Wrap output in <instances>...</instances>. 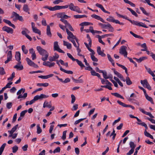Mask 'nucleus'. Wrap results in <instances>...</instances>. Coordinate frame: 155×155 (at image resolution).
<instances>
[{
	"label": "nucleus",
	"mask_w": 155,
	"mask_h": 155,
	"mask_svg": "<svg viewBox=\"0 0 155 155\" xmlns=\"http://www.w3.org/2000/svg\"><path fill=\"white\" fill-rule=\"evenodd\" d=\"M69 7L70 10L77 12L78 13H81L82 12L80 8L77 6H75L73 3H71L69 5Z\"/></svg>",
	"instance_id": "1"
},
{
	"label": "nucleus",
	"mask_w": 155,
	"mask_h": 155,
	"mask_svg": "<svg viewBox=\"0 0 155 155\" xmlns=\"http://www.w3.org/2000/svg\"><path fill=\"white\" fill-rule=\"evenodd\" d=\"M127 47L126 46L123 45L121 46L119 50V53L122 55H123L125 57H127V52L126 51Z\"/></svg>",
	"instance_id": "2"
},
{
	"label": "nucleus",
	"mask_w": 155,
	"mask_h": 155,
	"mask_svg": "<svg viewBox=\"0 0 155 155\" xmlns=\"http://www.w3.org/2000/svg\"><path fill=\"white\" fill-rule=\"evenodd\" d=\"M36 49L39 54L42 56L48 54L46 50L41 48L40 46H37Z\"/></svg>",
	"instance_id": "3"
},
{
	"label": "nucleus",
	"mask_w": 155,
	"mask_h": 155,
	"mask_svg": "<svg viewBox=\"0 0 155 155\" xmlns=\"http://www.w3.org/2000/svg\"><path fill=\"white\" fill-rule=\"evenodd\" d=\"M54 51H57L59 52L64 53V52L60 49L58 44V42L56 41L54 42Z\"/></svg>",
	"instance_id": "4"
},
{
	"label": "nucleus",
	"mask_w": 155,
	"mask_h": 155,
	"mask_svg": "<svg viewBox=\"0 0 155 155\" xmlns=\"http://www.w3.org/2000/svg\"><path fill=\"white\" fill-rule=\"evenodd\" d=\"M26 60L27 61L28 64L30 66H32L36 68H38V66L37 64H36L33 61L30 59L28 58H26Z\"/></svg>",
	"instance_id": "5"
},
{
	"label": "nucleus",
	"mask_w": 155,
	"mask_h": 155,
	"mask_svg": "<svg viewBox=\"0 0 155 155\" xmlns=\"http://www.w3.org/2000/svg\"><path fill=\"white\" fill-rule=\"evenodd\" d=\"M59 57V55L58 54L55 53L52 56H49L48 59L50 61L52 62L56 61V60L58 59Z\"/></svg>",
	"instance_id": "6"
},
{
	"label": "nucleus",
	"mask_w": 155,
	"mask_h": 155,
	"mask_svg": "<svg viewBox=\"0 0 155 155\" xmlns=\"http://www.w3.org/2000/svg\"><path fill=\"white\" fill-rule=\"evenodd\" d=\"M66 30L67 34L68 35L67 38L68 40H70V38L72 39L75 38L76 36L74 35L67 28H66Z\"/></svg>",
	"instance_id": "7"
},
{
	"label": "nucleus",
	"mask_w": 155,
	"mask_h": 155,
	"mask_svg": "<svg viewBox=\"0 0 155 155\" xmlns=\"http://www.w3.org/2000/svg\"><path fill=\"white\" fill-rule=\"evenodd\" d=\"M2 29L3 31L7 32L8 33L12 34L13 32V30L12 28L6 26L3 27Z\"/></svg>",
	"instance_id": "8"
},
{
	"label": "nucleus",
	"mask_w": 155,
	"mask_h": 155,
	"mask_svg": "<svg viewBox=\"0 0 155 155\" xmlns=\"http://www.w3.org/2000/svg\"><path fill=\"white\" fill-rule=\"evenodd\" d=\"M12 52L11 51H8L7 56V60L5 62V64L8 63L9 61L12 60Z\"/></svg>",
	"instance_id": "9"
},
{
	"label": "nucleus",
	"mask_w": 155,
	"mask_h": 155,
	"mask_svg": "<svg viewBox=\"0 0 155 155\" xmlns=\"http://www.w3.org/2000/svg\"><path fill=\"white\" fill-rule=\"evenodd\" d=\"M12 15L15 17L16 19L18 20L21 21H24L23 18L22 16H20L19 14L15 12H12Z\"/></svg>",
	"instance_id": "10"
},
{
	"label": "nucleus",
	"mask_w": 155,
	"mask_h": 155,
	"mask_svg": "<svg viewBox=\"0 0 155 155\" xmlns=\"http://www.w3.org/2000/svg\"><path fill=\"white\" fill-rule=\"evenodd\" d=\"M43 64L44 66H47L49 67L50 68H51L54 67L55 64V63L54 62H51L50 61H47L46 62H43Z\"/></svg>",
	"instance_id": "11"
},
{
	"label": "nucleus",
	"mask_w": 155,
	"mask_h": 155,
	"mask_svg": "<svg viewBox=\"0 0 155 155\" xmlns=\"http://www.w3.org/2000/svg\"><path fill=\"white\" fill-rule=\"evenodd\" d=\"M91 17L92 18H94L97 20L100 21L103 23H106L103 19L98 15L95 14H93L91 15Z\"/></svg>",
	"instance_id": "12"
},
{
	"label": "nucleus",
	"mask_w": 155,
	"mask_h": 155,
	"mask_svg": "<svg viewBox=\"0 0 155 155\" xmlns=\"http://www.w3.org/2000/svg\"><path fill=\"white\" fill-rule=\"evenodd\" d=\"M97 52L98 55H101L102 57H104L106 56V54L103 52L101 51V48L100 46L97 47Z\"/></svg>",
	"instance_id": "13"
},
{
	"label": "nucleus",
	"mask_w": 155,
	"mask_h": 155,
	"mask_svg": "<svg viewBox=\"0 0 155 155\" xmlns=\"http://www.w3.org/2000/svg\"><path fill=\"white\" fill-rule=\"evenodd\" d=\"M147 58L146 57H142L140 58L139 59H137L136 58H134L133 59L136 61L138 63H140L141 61L147 59Z\"/></svg>",
	"instance_id": "14"
},
{
	"label": "nucleus",
	"mask_w": 155,
	"mask_h": 155,
	"mask_svg": "<svg viewBox=\"0 0 155 155\" xmlns=\"http://www.w3.org/2000/svg\"><path fill=\"white\" fill-rule=\"evenodd\" d=\"M23 9L24 12L28 13L29 14H30V13L29 12L30 9L27 5L24 4L23 5Z\"/></svg>",
	"instance_id": "15"
},
{
	"label": "nucleus",
	"mask_w": 155,
	"mask_h": 155,
	"mask_svg": "<svg viewBox=\"0 0 155 155\" xmlns=\"http://www.w3.org/2000/svg\"><path fill=\"white\" fill-rule=\"evenodd\" d=\"M54 76V74H51L47 75H40L38 76V78L43 79H47L50 77H51Z\"/></svg>",
	"instance_id": "16"
},
{
	"label": "nucleus",
	"mask_w": 155,
	"mask_h": 155,
	"mask_svg": "<svg viewBox=\"0 0 155 155\" xmlns=\"http://www.w3.org/2000/svg\"><path fill=\"white\" fill-rule=\"evenodd\" d=\"M3 21L4 22L8 24L10 26L12 27L13 28H15V25L13 24H12L11 21L9 20L5 19H4Z\"/></svg>",
	"instance_id": "17"
},
{
	"label": "nucleus",
	"mask_w": 155,
	"mask_h": 155,
	"mask_svg": "<svg viewBox=\"0 0 155 155\" xmlns=\"http://www.w3.org/2000/svg\"><path fill=\"white\" fill-rule=\"evenodd\" d=\"M15 58L16 61H19L21 60V54L19 51L16 52Z\"/></svg>",
	"instance_id": "18"
},
{
	"label": "nucleus",
	"mask_w": 155,
	"mask_h": 155,
	"mask_svg": "<svg viewBox=\"0 0 155 155\" xmlns=\"http://www.w3.org/2000/svg\"><path fill=\"white\" fill-rule=\"evenodd\" d=\"M46 34L48 36L51 37L52 36L51 33V29L50 25H47L46 29Z\"/></svg>",
	"instance_id": "19"
},
{
	"label": "nucleus",
	"mask_w": 155,
	"mask_h": 155,
	"mask_svg": "<svg viewBox=\"0 0 155 155\" xmlns=\"http://www.w3.org/2000/svg\"><path fill=\"white\" fill-rule=\"evenodd\" d=\"M107 85H106L105 88H107L109 90H112V88L111 87L113 86L112 84L108 81H107V83H106Z\"/></svg>",
	"instance_id": "20"
},
{
	"label": "nucleus",
	"mask_w": 155,
	"mask_h": 155,
	"mask_svg": "<svg viewBox=\"0 0 155 155\" xmlns=\"http://www.w3.org/2000/svg\"><path fill=\"white\" fill-rule=\"evenodd\" d=\"M116 64L119 67H121V68H122V69H123L124 70H125V72L126 73L127 75H128V72H127V68L125 67L123 65H121L120 64H119V63H116Z\"/></svg>",
	"instance_id": "21"
},
{
	"label": "nucleus",
	"mask_w": 155,
	"mask_h": 155,
	"mask_svg": "<svg viewBox=\"0 0 155 155\" xmlns=\"http://www.w3.org/2000/svg\"><path fill=\"white\" fill-rule=\"evenodd\" d=\"M144 134L146 136L149 137L152 139H154L153 137L146 130H145L144 131Z\"/></svg>",
	"instance_id": "22"
},
{
	"label": "nucleus",
	"mask_w": 155,
	"mask_h": 155,
	"mask_svg": "<svg viewBox=\"0 0 155 155\" xmlns=\"http://www.w3.org/2000/svg\"><path fill=\"white\" fill-rule=\"evenodd\" d=\"M18 125L17 124L12 129V130H8V132H10L12 134H13V133L16 130H17V128L18 127Z\"/></svg>",
	"instance_id": "23"
},
{
	"label": "nucleus",
	"mask_w": 155,
	"mask_h": 155,
	"mask_svg": "<svg viewBox=\"0 0 155 155\" xmlns=\"http://www.w3.org/2000/svg\"><path fill=\"white\" fill-rule=\"evenodd\" d=\"M60 70L61 71L64 72L67 74H72L73 73V72L72 71H71L66 70L63 69V68H62V67H61V68H60Z\"/></svg>",
	"instance_id": "24"
},
{
	"label": "nucleus",
	"mask_w": 155,
	"mask_h": 155,
	"mask_svg": "<svg viewBox=\"0 0 155 155\" xmlns=\"http://www.w3.org/2000/svg\"><path fill=\"white\" fill-rule=\"evenodd\" d=\"M140 83L144 87L149 84L147 80L145 79L143 80H141L140 81Z\"/></svg>",
	"instance_id": "25"
},
{
	"label": "nucleus",
	"mask_w": 155,
	"mask_h": 155,
	"mask_svg": "<svg viewBox=\"0 0 155 155\" xmlns=\"http://www.w3.org/2000/svg\"><path fill=\"white\" fill-rule=\"evenodd\" d=\"M146 98L149 101H150L152 104H154V103L153 101L152 98L148 96L147 94L145 96Z\"/></svg>",
	"instance_id": "26"
},
{
	"label": "nucleus",
	"mask_w": 155,
	"mask_h": 155,
	"mask_svg": "<svg viewBox=\"0 0 155 155\" xmlns=\"http://www.w3.org/2000/svg\"><path fill=\"white\" fill-rule=\"evenodd\" d=\"M111 94L114 96L121 99H124L123 97L117 93H111Z\"/></svg>",
	"instance_id": "27"
},
{
	"label": "nucleus",
	"mask_w": 155,
	"mask_h": 155,
	"mask_svg": "<svg viewBox=\"0 0 155 155\" xmlns=\"http://www.w3.org/2000/svg\"><path fill=\"white\" fill-rule=\"evenodd\" d=\"M75 61H76L77 64L81 67V68H83L85 67V66L81 61H79L77 59H76Z\"/></svg>",
	"instance_id": "28"
},
{
	"label": "nucleus",
	"mask_w": 155,
	"mask_h": 155,
	"mask_svg": "<svg viewBox=\"0 0 155 155\" xmlns=\"http://www.w3.org/2000/svg\"><path fill=\"white\" fill-rule=\"evenodd\" d=\"M127 9L131 12V13L133 15H134L136 17H138V15L134 10H132L130 8L128 7L127 8Z\"/></svg>",
	"instance_id": "29"
},
{
	"label": "nucleus",
	"mask_w": 155,
	"mask_h": 155,
	"mask_svg": "<svg viewBox=\"0 0 155 155\" xmlns=\"http://www.w3.org/2000/svg\"><path fill=\"white\" fill-rule=\"evenodd\" d=\"M93 24V23L91 22H85L81 23L80 24V25H81V26H84L88 25H92Z\"/></svg>",
	"instance_id": "30"
},
{
	"label": "nucleus",
	"mask_w": 155,
	"mask_h": 155,
	"mask_svg": "<svg viewBox=\"0 0 155 155\" xmlns=\"http://www.w3.org/2000/svg\"><path fill=\"white\" fill-rule=\"evenodd\" d=\"M130 33L135 38H140V39H143V38L142 37H141L140 36L137 35H136V34H134L132 31H130Z\"/></svg>",
	"instance_id": "31"
},
{
	"label": "nucleus",
	"mask_w": 155,
	"mask_h": 155,
	"mask_svg": "<svg viewBox=\"0 0 155 155\" xmlns=\"http://www.w3.org/2000/svg\"><path fill=\"white\" fill-rule=\"evenodd\" d=\"M32 29L33 31L34 32L36 33H37L39 35H40L41 34V31L36 28L35 27Z\"/></svg>",
	"instance_id": "32"
},
{
	"label": "nucleus",
	"mask_w": 155,
	"mask_h": 155,
	"mask_svg": "<svg viewBox=\"0 0 155 155\" xmlns=\"http://www.w3.org/2000/svg\"><path fill=\"white\" fill-rule=\"evenodd\" d=\"M65 25L66 28L67 27L70 29V31H74V30L72 26L68 22Z\"/></svg>",
	"instance_id": "33"
},
{
	"label": "nucleus",
	"mask_w": 155,
	"mask_h": 155,
	"mask_svg": "<svg viewBox=\"0 0 155 155\" xmlns=\"http://www.w3.org/2000/svg\"><path fill=\"white\" fill-rule=\"evenodd\" d=\"M49 85V84L47 83H38L37 84V86H43L44 87H47Z\"/></svg>",
	"instance_id": "34"
},
{
	"label": "nucleus",
	"mask_w": 155,
	"mask_h": 155,
	"mask_svg": "<svg viewBox=\"0 0 155 155\" xmlns=\"http://www.w3.org/2000/svg\"><path fill=\"white\" fill-rule=\"evenodd\" d=\"M126 82L128 85H130L132 83V82L131 81L130 78L128 77L126 78Z\"/></svg>",
	"instance_id": "35"
},
{
	"label": "nucleus",
	"mask_w": 155,
	"mask_h": 155,
	"mask_svg": "<svg viewBox=\"0 0 155 155\" xmlns=\"http://www.w3.org/2000/svg\"><path fill=\"white\" fill-rule=\"evenodd\" d=\"M140 9L141 10V11L143 13L145 14V15L147 16H149V13L147 12L143 8V7H141L140 8Z\"/></svg>",
	"instance_id": "36"
},
{
	"label": "nucleus",
	"mask_w": 155,
	"mask_h": 155,
	"mask_svg": "<svg viewBox=\"0 0 155 155\" xmlns=\"http://www.w3.org/2000/svg\"><path fill=\"white\" fill-rule=\"evenodd\" d=\"M48 9L52 11L58 10V5H56L54 7H49Z\"/></svg>",
	"instance_id": "37"
},
{
	"label": "nucleus",
	"mask_w": 155,
	"mask_h": 155,
	"mask_svg": "<svg viewBox=\"0 0 155 155\" xmlns=\"http://www.w3.org/2000/svg\"><path fill=\"white\" fill-rule=\"evenodd\" d=\"M6 145V143H4L2 145V146L0 147V154H2Z\"/></svg>",
	"instance_id": "38"
},
{
	"label": "nucleus",
	"mask_w": 155,
	"mask_h": 155,
	"mask_svg": "<svg viewBox=\"0 0 155 155\" xmlns=\"http://www.w3.org/2000/svg\"><path fill=\"white\" fill-rule=\"evenodd\" d=\"M21 49L22 51L25 54H26L28 52V50L26 49L25 46L24 45H22L21 46Z\"/></svg>",
	"instance_id": "39"
},
{
	"label": "nucleus",
	"mask_w": 155,
	"mask_h": 155,
	"mask_svg": "<svg viewBox=\"0 0 155 155\" xmlns=\"http://www.w3.org/2000/svg\"><path fill=\"white\" fill-rule=\"evenodd\" d=\"M107 58H108V60L110 61L112 64L113 66L114 65V61L112 58L111 57L110 55L109 54H107Z\"/></svg>",
	"instance_id": "40"
},
{
	"label": "nucleus",
	"mask_w": 155,
	"mask_h": 155,
	"mask_svg": "<svg viewBox=\"0 0 155 155\" xmlns=\"http://www.w3.org/2000/svg\"><path fill=\"white\" fill-rule=\"evenodd\" d=\"M14 68L19 69L20 70H21L23 69V66L22 65H16L14 67Z\"/></svg>",
	"instance_id": "41"
},
{
	"label": "nucleus",
	"mask_w": 155,
	"mask_h": 155,
	"mask_svg": "<svg viewBox=\"0 0 155 155\" xmlns=\"http://www.w3.org/2000/svg\"><path fill=\"white\" fill-rule=\"evenodd\" d=\"M129 145L131 149H134L136 147V145L132 141H131L130 142Z\"/></svg>",
	"instance_id": "42"
},
{
	"label": "nucleus",
	"mask_w": 155,
	"mask_h": 155,
	"mask_svg": "<svg viewBox=\"0 0 155 155\" xmlns=\"http://www.w3.org/2000/svg\"><path fill=\"white\" fill-rule=\"evenodd\" d=\"M37 132L38 134H40L42 132V130L39 124H38L37 126Z\"/></svg>",
	"instance_id": "43"
},
{
	"label": "nucleus",
	"mask_w": 155,
	"mask_h": 155,
	"mask_svg": "<svg viewBox=\"0 0 155 155\" xmlns=\"http://www.w3.org/2000/svg\"><path fill=\"white\" fill-rule=\"evenodd\" d=\"M72 79L73 81L76 83H82L83 82V81L82 79L77 80L75 79L73 77L72 78Z\"/></svg>",
	"instance_id": "44"
},
{
	"label": "nucleus",
	"mask_w": 155,
	"mask_h": 155,
	"mask_svg": "<svg viewBox=\"0 0 155 155\" xmlns=\"http://www.w3.org/2000/svg\"><path fill=\"white\" fill-rule=\"evenodd\" d=\"M94 54H92L91 55V57L92 60L94 61L97 62L98 61V59L96 58L94 55Z\"/></svg>",
	"instance_id": "45"
},
{
	"label": "nucleus",
	"mask_w": 155,
	"mask_h": 155,
	"mask_svg": "<svg viewBox=\"0 0 155 155\" xmlns=\"http://www.w3.org/2000/svg\"><path fill=\"white\" fill-rule=\"evenodd\" d=\"M12 152L13 153H16L18 150V147L17 146L15 145L12 148Z\"/></svg>",
	"instance_id": "46"
},
{
	"label": "nucleus",
	"mask_w": 155,
	"mask_h": 155,
	"mask_svg": "<svg viewBox=\"0 0 155 155\" xmlns=\"http://www.w3.org/2000/svg\"><path fill=\"white\" fill-rule=\"evenodd\" d=\"M116 135V134L115 133V130L114 129H113V131L110 135V136H113L112 139L114 140L115 139Z\"/></svg>",
	"instance_id": "47"
},
{
	"label": "nucleus",
	"mask_w": 155,
	"mask_h": 155,
	"mask_svg": "<svg viewBox=\"0 0 155 155\" xmlns=\"http://www.w3.org/2000/svg\"><path fill=\"white\" fill-rule=\"evenodd\" d=\"M116 135V134L115 133V130L114 129H113V131L110 135V136H113L112 139L114 140L115 139Z\"/></svg>",
	"instance_id": "48"
},
{
	"label": "nucleus",
	"mask_w": 155,
	"mask_h": 155,
	"mask_svg": "<svg viewBox=\"0 0 155 155\" xmlns=\"http://www.w3.org/2000/svg\"><path fill=\"white\" fill-rule=\"evenodd\" d=\"M25 91V89L24 88H22L19 90L17 93V94L18 95L20 94L22 92L23 93H24Z\"/></svg>",
	"instance_id": "49"
},
{
	"label": "nucleus",
	"mask_w": 155,
	"mask_h": 155,
	"mask_svg": "<svg viewBox=\"0 0 155 155\" xmlns=\"http://www.w3.org/2000/svg\"><path fill=\"white\" fill-rule=\"evenodd\" d=\"M107 28H108V30L109 31L111 32H113L114 31V28L110 24H108V26Z\"/></svg>",
	"instance_id": "50"
},
{
	"label": "nucleus",
	"mask_w": 155,
	"mask_h": 155,
	"mask_svg": "<svg viewBox=\"0 0 155 155\" xmlns=\"http://www.w3.org/2000/svg\"><path fill=\"white\" fill-rule=\"evenodd\" d=\"M5 74L3 68L0 67V75H3Z\"/></svg>",
	"instance_id": "51"
},
{
	"label": "nucleus",
	"mask_w": 155,
	"mask_h": 155,
	"mask_svg": "<svg viewBox=\"0 0 155 155\" xmlns=\"http://www.w3.org/2000/svg\"><path fill=\"white\" fill-rule=\"evenodd\" d=\"M117 103L120 105L122 106L123 107H127V105L125 104L124 103L121 102L120 101H117Z\"/></svg>",
	"instance_id": "52"
},
{
	"label": "nucleus",
	"mask_w": 155,
	"mask_h": 155,
	"mask_svg": "<svg viewBox=\"0 0 155 155\" xmlns=\"http://www.w3.org/2000/svg\"><path fill=\"white\" fill-rule=\"evenodd\" d=\"M117 103L120 105L122 106L123 107H127V105L125 104L124 103L121 102L120 101H117Z\"/></svg>",
	"instance_id": "53"
},
{
	"label": "nucleus",
	"mask_w": 155,
	"mask_h": 155,
	"mask_svg": "<svg viewBox=\"0 0 155 155\" xmlns=\"http://www.w3.org/2000/svg\"><path fill=\"white\" fill-rule=\"evenodd\" d=\"M99 25L101 26L102 27V28H107L108 26V24H103L101 23H99Z\"/></svg>",
	"instance_id": "54"
},
{
	"label": "nucleus",
	"mask_w": 155,
	"mask_h": 155,
	"mask_svg": "<svg viewBox=\"0 0 155 155\" xmlns=\"http://www.w3.org/2000/svg\"><path fill=\"white\" fill-rule=\"evenodd\" d=\"M127 58L130 61L134 64V66L135 67H137V64L131 58H130L129 57H127Z\"/></svg>",
	"instance_id": "55"
},
{
	"label": "nucleus",
	"mask_w": 155,
	"mask_h": 155,
	"mask_svg": "<svg viewBox=\"0 0 155 155\" xmlns=\"http://www.w3.org/2000/svg\"><path fill=\"white\" fill-rule=\"evenodd\" d=\"M15 73L14 72H13L11 75V76L8 78V80L12 81L13 80V78L15 77Z\"/></svg>",
	"instance_id": "56"
},
{
	"label": "nucleus",
	"mask_w": 155,
	"mask_h": 155,
	"mask_svg": "<svg viewBox=\"0 0 155 155\" xmlns=\"http://www.w3.org/2000/svg\"><path fill=\"white\" fill-rule=\"evenodd\" d=\"M114 19V17L112 16H109L108 18H107L106 20L109 22H113Z\"/></svg>",
	"instance_id": "57"
},
{
	"label": "nucleus",
	"mask_w": 155,
	"mask_h": 155,
	"mask_svg": "<svg viewBox=\"0 0 155 155\" xmlns=\"http://www.w3.org/2000/svg\"><path fill=\"white\" fill-rule=\"evenodd\" d=\"M69 7V5H65L64 6H59L58 5V10L61 9L66 8Z\"/></svg>",
	"instance_id": "58"
},
{
	"label": "nucleus",
	"mask_w": 155,
	"mask_h": 155,
	"mask_svg": "<svg viewBox=\"0 0 155 155\" xmlns=\"http://www.w3.org/2000/svg\"><path fill=\"white\" fill-rule=\"evenodd\" d=\"M67 132V130H65L63 132V135L61 138L63 140H64L66 138V134Z\"/></svg>",
	"instance_id": "59"
},
{
	"label": "nucleus",
	"mask_w": 155,
	"mask_h": 155,
	"mask_svg": "<svg viewBox=\"0 0 155 155\" xmlns=\"http://www.w3.org/2000/svg\"><path fill=\"white\" fill-rule=\"evenodd\" d=\"M113 70H114V74L119 78L122 75L120 74L117 71H116L115 69H113Z\"/></svg>",
	"instance_id": "60"
},
{
	"label": "nucleus",
	"mask_w": 155,
	"mask_h": 155,
	"mask_svg": "<svg viewBox=\"0 0 155 155\" xmlns=\"http://www.w3.org/2000/svg\"><path fill=\"white\" fill-rule=\"evenodd\" d=\"M67 55L69 58L71 59L73 61H75L76 59L74 58L72 55L69 53H68Z\"/></svg>",
	"instance_id": "61"
},
{
	"label": "nucleus",
	"mask_w": 155,
	"mask_h": 155,
	"mask_svg": "<svg viewBox=\"0 0 155 155\" xmlns=\"http://www.w3.org/2000/svg\"><path fill=\"white\" fill-rule=\"evenodd\" d=\"M40 96V99H42L43 98H46L48 97V96L45 95L43 94H41Z\"/></svg>",
	"instance_id": "62"
},
{
	"label": "nucleus",
	"mask_w": 155,
	"mask_h": 155,
	"mask_svg": "<svg viewBox=\"0 0 155 155\" xmlns=\"http://www.w3.org/2000/svg\"><path fill=\"white\" fill-rule=\"evenodd\" d=\"M12 84V82L8 83L6 86L4 87V89H6L7 88H10L11 87L10 85Z\"/></svg>",
	"instance_id": "63"
},
{
	"label": "nucleus",
	"mask_w": 155,
	"mask_h": 155,
	"mask_svg": "<svg viewBox=\"0 0 155 155\" xmlns=\"http://www.w3.org/2000/svg\"><path fill=\"white\" fill-rule=\"evenodd\" d=\"M71 103L72 104H73L75 102L76 99V98L75 96L73 94H71Z\"/></svg>",
	"instance_id": "64"
}]
</instances>
